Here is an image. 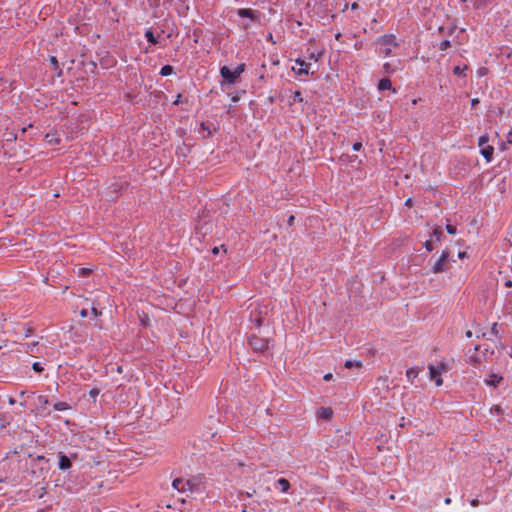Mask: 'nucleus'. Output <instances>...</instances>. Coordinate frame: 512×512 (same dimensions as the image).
<instances>
[{"mask_svg": "<svg viewBox=\"0 0 512 512\" xmlns=\"http://www.w3.org/2000/svg\"><path fill=\"white\" fill-rule=\"evenodd\" d=\"M9 404H11V405L15 404V399L10 397L9 398Z\"/></svg>", "mask_w": 512, "mask_h": 512, "instance_id": "864d4df0", "label": "nucleus"}, {"mask_svg": "<svg viewBox=\"0 0 512 512\" xmlns=\"http://www.w3.org/2000/svg\"><path fill=\"white\" fill-rule=\"evenodd\" d=\"M172 486L174 489L178 490L179 492H185L184 491V479L182 478H176L172 482Z\"/></svg>", "mask_w": 512, "mask_h": 512, "instance_id": "dca6fc26", "label": "nucleus"}, {"mask_svg": "<svg viewBox=\"0 0 512 512\" xmlns=\"http://www.w3.org/2000/svg\"><path fill=\"white\" fill-rule=\"evenodd\" d=\"M245 70V64H240L238 65L235 70H230L229 67L227 66H222L220 68V75L223 79V81L221 82V85L224 86L226 84H235L238 80V78L240 77V75L244 72Z\"/></svg>", "mask_w": 512, "mask_h": 512, "instance_id": "f257e3e1", "label": "nucleus"}, {"mask_svg": "<svg viewBox=\"0 0 512 512\" xmlns=\"http://www.w3.org/2000/svg\"><path fill=\"white\" fill-rule=\"evenodd\" d=\"M181 97H182V96H181V94H178V95H177V98H176V100L173 102V104H174V105H178V104L181 102Z\"/></svg>", "mask_w": 512, "mask_h": 512, "instance_id": "a18cd8bd", "label": "nucleus"}, {"mask_svg": "<svg viewBox=\"0 0 512 512\" xmlns=\"http://www.w3.org/2000/svg\"><path fill=\"white\" fill-rule=\"evenodd\" d=\"M301 103L303 102V97L300 91H295L292 96V103Z\"/></svg>", "mask_w": 512, "mask_h": 512, "instance_id": "cd10ccee", "label": "nucleus"}, {"mask_svg": "<svg viewBox=\"0 0 512 512\" xmlns=\"http://www.w3.org/2000/svg\"><path fill=\"white\" fill-rule=\"evenodd\" d=\"M445 504H450L451 503V498L447 497L445 500H444Z\"/></svg>", "mask_w": 512, "mask_h": 512, "instance_id": "5fc2aeb1", "label": "nucleus"}, {"mask_svg": "<svg viewBox=\"0 0 512 512\" xmlns=\"http://www.w3.org/2000/svg\"><path fill=\"white\" fill-rule=\"evenodd\" d=\"M205 489L204 474H197L184 480V491L190 493H199Z\"/></svg>", "mask_w": 512, "mask_h": 512, "instance_id": "f03ea898", "label": "nucleus"}, {"mask_svg": "<svg viewBox=\"0 0 512 512\" xmlns=\"http://www.w3.org/2000/svg\"><path fill=\"white\" fill-rule=\"evenodd\" d=\"M419 372H420L419 368H416V367L409 368L406 371V376L408 378V381L413 383L414 379L418 376Z\"/></svg>", "mask_w": 512, "mask_h": 512, "instance_id": "4468645a", "label": "nucleus"}, {"mask_svg": "<svg viewBox=\"0 0 512 512\" xmlns=\"http://www.w3.org/2000/svg\"><path fill=\"white\" fill-rule=\"evenodd\" d=\"M501 380H502V377L493 375L491 380L486 381V383L491 386H497V384H499Z\"/></svg>", "mask_w": 512, "mask_h": 512, "instance_id": "bb28decb", "label": "nucleus"}, {"mask_svg": "<svg viewBox=\"0 0 512 512\" xmlns=\"http://www.w3.org/2000/svg\"><path fill=\"white\" fill-rule=\"evenodd\" d=\"M492 0H475V7L482 8L490 4Z\"/></svg>", "mask_w": 512, "mask_h": 512, "instance_id": "c85d7f7f", "label": "nucleus"}, {"mask_svg": "<svg viewBox=\"0 0 512 512\" xmlns=\"http://www.w3.org/2000/svg\"><path fill=\"white\" fill-rule=\"evenodd\" d=\"M345 367L349 368V369L352 368V367L361 368L362 367V362L361 361L347 360L345 362Z\"/></svg>", "mask_w": 512, "mask_h": 512, "instance_id": "b1692460", "label": "nucleus"}, {"mask_svg": "<svg viewBox=\"0 0 512 512\" xmlns=\"http://www.w3.org/2000/svg\"><path fill=\"white\" fill-rule=\"evenodd\" d=\"M446 230L449 234H455L456 233V227L451 225V224H447L446 225Z\"/></svg>", "mask_w": 512, "mask_h": 512, "instance_id": "f704fd0d", "label": "nucleus"}, {"mask_svg": "<svg viewBox=\"0 0 512 512\" xmlns=\"http://www.w3.org/2000/svg\"><path fill=\"white\" fill-rule=\"evenodd\" d=\"M79 271H80L81 275H87V274H89L91 272V270L88 269V268H80Z\"/></svg>", "mask_w": 512, "mask_h": 512, "instance_id": "58836bf2", "label": "nucleus"}, {"mask_svg": "<svg viewBox=\"0 0 512 512\" xmlns=\"http://www.w3.org/2000/svg\"><path fill=\"white\" fill-rule=\"evenodd\" d=\"M53 408L56 411H65L70 409V405L67 402L59 401L53 405Z\"/></svg>", "mask_w": 512, "mask_h": 512, "instance_id": "412c9836", "label": "nucleus"}, {"mask_svg": "<svg viewBox=\"0 0 512 512\" xmlns=\"http://www.w3.org/2000/svg\"><path fill=\"white\" fill-rule=\"evenodd\" d=\"M424 247L426 248L427 251H432L434 249V246H433V240H427L425 243H424Z\"/></svg>", "mask_w": 512, "mask_h": 512, "instance_id": "473e14b6", "label": "nucleus"}, {"mask_svg": "<svg viewBox=\"0 0 512 512\" xmlns=\"http://www.w3.org/2000/svg\"><path fill=\"white\" fill-rule=\"evenodd\" d=\"M450 260V252L443 250L441 256L432 265L431 271L434 274L442 273L447 271V263Z\"/></svg>", "mask_w": 512, "mask_h": 512, "instance_id": "20e7f679", "label": "nucleus"}, {"mask_svg": "<svg viewBox=\"0 0 512 512\" xmlns=\"http://www.w3.org/2000/svg\"><path fill=\"white\" fill-rule=\"evenodd\" d=\"M100 393V389L98 388H92L90 391H89V396L91 398H93L94 402L96 401V398L97 396L99 395Z\"/></svg>", "mask_w": 512, "mask_h": 512, "instance_id": "c756f323", "label": "nucleus"}, {"mask_svg": "<svg viewBox=\"0 0 512 512\" xmlns=\"http://www.w3.org/2000/svg\"><path fill=\"white\" fill-rule=\"evenodd\" d=\"M465 69H466V66L465 67L455 66L453 69V73L457 76H461V75H463Z\"/></svg>", "mask_w": 512, "mask_h": 512, "instance_id": "7c9ffc66", "label": "nucleus"}, {"mask_svg": "<svg viewBox=\"0 0 512 512\" xmlns=\"http://www.w3.org/2000/svg\"><path fill=\"white\" fill-rule=\"evenodd\" d=\"M294 220H295V217L293 215H290L288 220H287L288 225L292 226L293 223H294Z\"/></svg>", "mask_w": 512, "mask_h": 512, "instance_id": "ea45409f", "label": "nucleus"}, {"mask_svg": "<svg viewBox=\"0 0 512 512\" xmlns=\"http://www.w3.org/2000/svg\"><path fill=\"white\" fill-rule=\"evenodd\" d=\"M377 43L383 47V49L381 50V53L385 57H388L391 55L392 47L398 46V43L396 42V37L393 34H387V35L380 36L377 39Z\"/></svg>", "mask_w": 512, "mask_h": 512, "instance_id": "7ed1b4c3", "label": "nucleus"}, {"mask_svg": "<svg viewBox=\"0 0 512 512\" xmlns=\"http://www.w3.org/2000/svg\"><path fill=\"white\" fill-rule=\"evenodd\" d=\"M333 375L331 373H327L326 375H324V380L325 381H330L332 379Z\"/></svg>", "mask_w": 512, "mask_h": 512, "instance_id": "49530a36", "label": "nucleus"}, {"mask_svg": "<svg viewBox=\"0 0 512 512\" xmlns=\"http://www.w3.org/2000/svg\"><path fill=\"white\" fill-rule=\"evenodd\" d=\"M481 155L485 158L487 162H491L493 159L494 148L492 146H485L481 149Z\"/></svg>", "mask_w": 512, "mask_h": 512, "instance_id": "9b49d317", "label": "nucleus"}, {"mask_svg": "<svg viewBox=\"0 0 512 512\" xmlns=\"http://www.w3.org/2000/svg\"><path fill=\"white\" fill-rule=\"evenodd\" d=\"M489 141V137L487 134L485 135H482L479 139H478V146L481 147V149L485 146H488L487 143Z\"/></svg>", "mask_w": 512, "mask_h": 512, "instance_id": "a878e982", "label": "nucleus"}, {"mask_svg": "<svg viewBox=\"0 0 512 512\" xmlns=\"http://www.w3.org/2000/svg\"><path fill=\"white\" fill-rule=\"evenodd\" d=\"M361 148H362V143L361 142H355L353 144V150L354 151H359Z\"/></svg>", "mask_w": 512, "mask_h": 512, "instance_id": "e433bc0d", "label": "nucleus"}, {"mask_svg": "<svg viewBox=\"0 0 512 512\" xmlns=\"http://www.w3.org/2000/svg\"><path fill=\"white\" fill-rule=\"evenodd\" d=\"M431 237L433 241L440 242L444 237V233L440 228H436L433 230Z\"/></svg>", "mask_w": 512, "mask_h": 512, "instance_id": "6ab92c4d", "label": "nucleus"}, {"mask_svg": "<svg viewBox=\"0 0 512 512\" xmlns=\"http://www.w3.org/2000/svg\"><path fill=\"white\" fill-rule=\"evenodd\" d=\"M59 463L58 467L61 470H68L72 466V462L68 456H66L63 452L58 453Z\"/></svg>", "mask_w": 512, "mask_h": 512, "instance_id": "1a4fd4ad", "label": "nucleus"}, {"mask_svg": "<svg viewBox=\"0 0 512 512\" xmlns=\"http://www.w3.org/2000/svg\"><path fill=\"white\" fill-rule=\"evenodd\" d=\"M332 414L333 412L330 408H321L318 413L320 418L326 420H329L332 417Z\"/></svg>", "mask_w": 512, "mask_h": 512, "instance_id": "a211bd4d", "label": "nucleus"}, {"mask_svg": "<svg viewBox=\"0 0 512 512\" xmlns=\"http://www.w3.org/2000/svg\"><path fill=\"white\" fill-rule=\"evenodd\" d=\"M491 333L496 335L498 333V330H497V324L494 323L492 328H491Z\"/></svg>", "mask_w": 512, "mask_h": 512, "instance_id": "a19ab883", "label": "nucleus"}, {"mask_svg": "<svg viewBox=\"0 0 512 512\" xmlns=\"http://www.w3.org/2000/svg\"><path fill=\"white\" fill-rule=\"evenodd\" d=\"M237 15L242 18H250L251 20H255L257 18L256 11L249 8L238 9Z\"/></svg>", "mask_w": 512, "mask_h": 512, "instance_id": "9d476101", "label": "nucleus"}, {"mask_svg": "<svg viewBox=\"0 0 512 512\" xmlns=\"http://www.w3.org/2000/svg\"><path fill=\"white\" fill-rule=\"evenodd\" d=\"M466 336H467L468 338L472 337V332H471L470 330H468V331L466 332Z\"/></svg>", "mask_w": 512, "mask_h": 512, "instance_id": "6e6d98bb", "label": "nucleus"}, {"mask_svg": "<svg viewBox=\"0 0 512 512\" xmlns=\"http://www.w3.org/2000/svg\"><path fill=\"white\" fill-rule=\"evenodd\" d=\"M252 494H253V493H251V492H247V496H248V497H251V496H252Z\"/></svg>", "mask_w": 512, "mask_h": 512, "instance_id": "e2e57ef3", "label": "nucleus"}, {"mask_svg": "<svg viewBox=\"0 0 512 512\" xmlns=\"http://www.w3.org/2000/svg\"><path fill=\"white\" fill-rule=\"evenodd\" d=\"M296 63L301 66L299 68V70L296 72L297 74L301 75V74H308L309 73V67L311 65L310 63H306L305 61H302L300 59H297Z\"/></svg>", "mask_w": 512, "mask_h": 512, "instance_id": "f8f14e48", "label": "nucleus"}, {"mask_svg": "<svg viewBox=\"0 0 512 512\" xmlns=\"http://www.w3.org/2000/svg\"><path fill=\"white\" fill-rule=\"evenodd\" d=\"M37 346V342L27 344V352H33L34 348Z\"/></svg>", "mask_w": 512, "mask_h": 512, "instance_id": "c9c22d12", "label": "nucleus"}, {"mask_svg": "<svg viewBox=\"0 0 512 512\" xmlns=\"http://www.w3.org/2000/svg\"><path fill=\"white\" fill-rule=\"evenodd\" d=\"M507 142L512 144V130L507 135Z\"/></svg>", "mask_w": 512, "mask_h": 512, "instance_id": "de8ad7c7", "label": "nucleus"}, {"mask_svg": "<svg viewBox=\"0 0 512 512\" xmlns=\"http://www.w3.org/2000/svg\"><path fill=\"white\" fill-rule=\"evenodd\" d=\"M352 9H357L358 8V4L357 3H353L352 6H351Z\"/></svg>", "mask_w": 512, "mask_h": 512, "instance_id": "4d7b16f0", "label": "nucleus"}, {"mask_svg": "<svg viewBox=\"0 0 512 512\" xmlns=\"http://www.w3.org/2000/svg\"><path fill=\"white\" fill-rule=\"evenodd\" d=\"M33 370L37 373H41L43 371V367L41 366L40 363L38 362H35L32 366Z\"/></svg>", "mask_w": 512, "mask_h": 512, "instance_id": "72a5a7b5", "label": "nucleus"}, {"mask_svg": "<svg viewBox=\"0 0 512 512\" xmlns=\"http://www.w3.org/2000/svg\"><path fill=\"white\" fill-rule=\"evenodd\" d=\"M270 340L267 338H260L256 335H252L249 338V345L256 352H264L269 348Z\"/></svg>", "mask_w": 512, "mask_h": 512, "instance_id": "39448f33", "label": "nucleus"}, {"mask_svg": "<svg viewBox=\"0 0 512 512\" xmlns=\"http://www.w3.org/2000/svg\"><path fill=\"white\" fill-rule=\"evenodd\" d=\"M340 37H341V33H337V34L335 35V39H336V40H339V39H340Z\"/></svg>", "mask_w": 512, "mask_h": 512, "instance_id": "13d9d810", "label": "nucleus"}, {"mask_svg": "<svg viewBox=\"0 0 512 512\" xmlns=\"http://www.w3.org/2000/svg\"><path fill=\"white\" fill-rule=\"evenodd\" d=\"M47 405H49V400L46 396L40 395L37 397V411L40 415H50L51 412L46 409Z\"/></svg>", "mask_w": 512, "mask_h": 512, "instance_id": "6e6552de", "label": "nucleus"}, {"mask_svg": "<svg viewBox=\"0 0 512 512\" xmlns=\"http://www.w3.org/2000/svg\"><path fill=\"white\" fill-rule=\"evenodd\" d=\"M479 500L478 499H473L471 500L470 504L473 506V507H477L479 505Z\"/></svg>", "mask_w": 512, "mask_h": 512, "instance_id": "c03bdc74", "label": "nucleus"}, {"mask_svg": "<svg viewBox=\"0 0 512 512\" xmlns=\"http://www.w3.org/2000/svg\"><path fill=\"white\" fill-rule=\"evenodd\" d=\"M80 316H81V317H83V318L87 317V316H88V311H87V309H82V310L80 311Z\"/></svg>", "mask_w": 512, "mask_h": 512, "instance_id": "37998d69", "label": "nucleus"}, {"mask_svg": "<svg viewBox=\"0 0 512 512\" xmlns=\"http://www.w3.org/2000/svg\"><path fill=\"white\" fill-rule=\"evenodd\" d=\"M267 306L255 308L250 313V321L255 324L257 328L261 327L264 321V315L267 314Z\"/></svg>", "mask_w": 512, "mask_h": 512, "instance_id": "423d86ee", "label": "nucleus"}, {"mask_svg": "<svg viewBox=\"0 0 512 512\" xmlns=\"http://www.w3.org/2000/svg\"><path fill=\"white\" fill-rule=\"evenodd\" d=\"M392 86L391 81L388 78H383L379 81L378 89L380 91L388 90Z\"/></svg>", "mask_w": 512, "mask_h": 512, "instance_id": "2eb2a0df", "label": "nucleus"}, {"mask_svg": "<svg viewBox=\"0 0 512 512\" xmlns=\"http://www.w3.org/2000/svg\"><path fill=\"white\" fill-rule=\"evenodd\" d=\"M174 73V68L171 65H164L160 70V75L168 76Z\"/></svg>", "mask_w": 512, "mask_h": 512, "instance_id": "5701e85b", "label": "nucleus"}, {"mask_svg": "<svg viewBox=\"0 0 512 512\" xmlns=\"http://www.w3.org/2000/svg\"><path fill=\"white\" fill-rule=\"evenodd\" d=\"M201 128H202L203 130H207V129H208L204 123H202V124H201Z\"/></svg>", "mask_w": 512, "mask_h": 512, "instance_id": "bf43d9fd", "label": "nucleus"}, {"mask_svg": "<svg viewBox=\"0 0 512 512\" xmlns=\"http://www.w3.org/2000/svg\"><path fill=\"white\" fill-rule=\"evenodd\" d=\"M277 486L279 487L280 491L283 493H287L290 489V483L285 478H280L277 480Z\"/></svg>", "mask_w": 512, "mask_h": 512, "instance_id": "ddd939ff", "label": "nucleus"}, {"mask_svg": "<svg viewBox=\"0 0 512 512\" xmlns=\"http://www.w3.org/2000/svg\"><path fill=\"white\" fill-rule=\"evenodd\" d=\"M458 257L461 259L466 257V252H459Z\"/></svg>", "mask_w": 512, "mask_h": 512, "instance_id": "3c124183", "label": "nucleus"}, {"mask_svg": "<svg viewBox=\"0 0 512 512\" xmlns=\"http://www.w3.org/2000/svg\"><path fill=\"white\" fill-rule=\"evenodd\" d=\"M505 286H507V287H511V286H512V281H511V280H507V281L505 282Z\"/></svg>", "mask_w": 512, "mask_h": 512, "instance_id": "603ef678", "label": "nucleus"}, {"mask_svg": "<svg viewBox=\"0 0 512 512\" xmlns=\"http://www.w3.org/2000/svg\"><path fill=\"white\" fill-rule=\"evenodd\" d=\"M428 369H429L430 379L433 380L437 386H441L443 383V380L440 377V375L442 372H445L447 370L446 365L443 363L438 367H436L434 365H429Z\"/></svg>", "mask_w": 512, "mask_h": 512, "instance_id": "0eeeda50", "label": "nucleus"}, {"mask_svg": "<svg viewBox=\"0 0 512 512\" xmlns=\"http://www.w3.org/2000/svg\"><path fill=\"white\" fill-rule=\"evenodd\" d=\"M383 68H384L386 73H392L393 72V70H391V68H390V64L389 63H385L383 65Z\"/></svg>", "mask_w": 512, "mask_h": 512, "instance_id": "4c0bfd02", "label": "nucleus"}, {"mask_svg": "<svg viewBox=\"0 0 512 512\" xmlns=\"http://www.w3.org/2000/svg\"><path fill=\"white\" fill-rule=\"evenodd\" d=\"M479 103V99L478 98H473L471 100V106L474 108L476 107V105Z\"/></svg>", "mask_w": 512, "mask_h": 512, "instance_id": "79ce46f5", "label": "nucleus"}, {"mask_svg": "<svg viewBox=\"0 0 512 512\" xmlns=\"http://www.w3.org/2000/svg\"><path fill=\"white\" fill-rule=\"evenodd\" d=\"M478 349H479V346H475L474 353L471 355H468L470 363H473L476 366L481 364V358L476 355V351H478Z\"/></svg>", "mask_w": 512, "mask_h": 512, "instance_id": "f3484780", "label": "nucleus"}, {"mask_svg": "<svg viewBox=\"0 0 512 512\" xmlns=\"http://www.w3.org/2000/svg\"><path fill=\"white\" fill-rule=\"evenodd\" d=\"M45 138H46L47 142L50 144H59L60 143V139L56 133H47Z\"/></svg>", "mask_w": 512, "mask_h": 512, "instance_id": "4be33fe9", "label": "nucleus"}, {"mask_svg": "<svg viewBox=\"0 0 512 512\" xmlns=\"http://www.w3.org/2000/svg\"><path fill=\"white\" fill-rule=\"evenodd\" d=\"M217 252H218V248H214L213 253H217Z\"/></svg>", "mask_w": 512, "mask_h": 512, "instance_id": "680f3d73", "label": "nucleus"}, {"mask_svg": "<svg viewBox=\"0 0 512 512\" xmlns=\"http://www.w3.org/2000/svg\"><path fill=\"white\" fill-rule=\"evenodd\" d=\"M92 313L95 317H97L100 314V312L94 307L92 308Z\"/></svg>", "mask_w": 512, "mask_h": 512, "instance_id": "8fccbe9b", "label": "nucleus"}, {"mask_svg": "<svg viewBox=\"0 0 512 512\" xmlns=\"http://www.w3.org/2000/svg\"><path fill=\"white\" fill-rule=\"evenodd\" d=\"M49 61H50V64L52 66V68L57 71V75L58 76H61L62 74V70L60 69L59 67V63H58V60L55 56H50L49 58Z\"/></svg>", "mask_w": 512, "mask_h": 512, "instance_id": "aec40b11", "label": "nucleus"}, {"mask_svg": "<svg viewBox=\"0 0 512 512\" xmlns=\"http://www.w3.org/2000/svg\"><path fill=\"white\" fill-rule=\"evenodd\" d=\"M145 37H146L147 41L150 42L151 44H157V42H158L151 30L146 31Z\"/></svg>", "mask_w": 512, "mask_h": 512, "instance_id": "393cba45", "label": "nucleus"}, {"mask_svg": "<svg viewBox=\"0 0 512 512\" xmlns=\"http://www.w3.org/2000/svg\"><path fill=\"white\" fill-rule=\"evenodd\" d=\"M412 204H413V201H412V199H411V198H409V199H407V200L405 201V206H407V207H411V206H412Z\"/></svg>", "mask_w": 512, "mask_h": 512, "instance_id": "09e8293b", "label": "nucleus"}, {"mask_svg": "<svg viewBox=\"0 0 512 512\" xmlns=\"http://www.w3.org/2000/svg\"><path fill=\"white\" fill-rule=\"evenodd\" d=\"M232 101H234V102L238 101V97H236V96H235V97H233V98H232Z\"/></svg>", "mask_w": 512, "mask_h": 512, "instance_id": "052dcab7", "label": "nucleus"}, {"mask_svg": "<svg viewBox=\"0 0 512 512\" xmlns=\"http://www.w3.org/2000/svg\"><path fill=\"white\" fill-rule=\"evenodd\" d=\"M450 46H451L450 41H449V40H444V41H442V42L439 44V49L443 51V50L448 49Z\"/></svg>", "mask_w": 512, "mask_h": 512, "instance_id": "2f4dec72", "label": "nucleus"}]
</instances>
